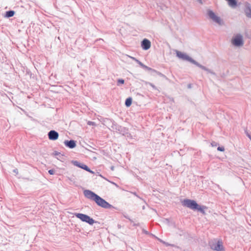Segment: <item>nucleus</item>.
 Instances as JSON below:
<instances>
[{
    "label": "nucleus",
    "mask_w": 251,
    "mask_h": 251,
    "mask_svg": "<svg viewBox=\"0 0 251 251\" xmlns=\"http://www.w3.org/2000/svg\"><path fill=\"white\" fill-rule=\"evenodd\" d=\"M83 193L86 198L95 201L98 205L102 208H111L112 207V205L90 190H85L84 191Z\"/></svg>",
    "instance_id": "nucleus-1"
},
{
    "label": "nucleus",
    "mask_w": 251,
    "mask_h": 251,
    "mask_svg": "<svg viewBox=\"0 0 251 251\" xmlns=\"http://www.w3.org/2000/svg\"><path fill=\"white\" fill-rule=\"evenodd\" d=\"M176 56L179 58L183 60L188 61L192 63V64L196 65L197 66L202 69L203 70L206 71L208 73H210L214 75H215V73L213 72L212 70L200 64L198 62H197L196 61L192 59L191 57H190L189 56H188L186 53L182 52L180 51L176 50Z\"/></svg>",
    "instance_id": "nucleus-2"
},
{
    "label": "nucleus",
    "mask_w": 251,
    "mask_h": 251,
    "mask_svg": "<svg viewBox=\"0 0 251 251\" xmlns=\"http://www.w3.org/2000/svg\"><path fill=\"white\" fill-rule=\"evenodd\" d=\"M207 15L209 19L211 20L213 22L220 25H224V22L222 19L220 17L218 16L212 10L209 9H207Z\"/></svg>",
    "instance_id": "nucleus-3"
},
{
    "label": "nucleus",
    "mask_w": 251,
    "mask_h": 251,
    "mask_svg": "<svg viewBox=\"0 0 251 251\" xmlns=\"http://www.w3.org/2000/svg\"><path fill=\"white\" fill-rule=\"evenodd\" d=\"M183 206L187 207L193 210H196L198 209L199 204L194 200L190 199H185L182 201Z\"/></svg>",
    "instance_id": "nucleus-4"
},
{
    "label": "nucleus",
    "mask_w": 251,
    "mask_h": 251,
    "mask_svg": "<svg viewBox=\"0 0 251 251\" xmlns=\"http://www.w3.org/2000/svg\"><path fill=\"white\" fill-rule=\"evenodd\" d=\"M74 215L82 222H85L90 225H92L95 222L93 219L87 215L77 213H75Z\"/></svg>",
    "instance_id": "nucleus-5"
},
{
    "label": "nucleus",
    "mask_w": 251,
    "mask_h": 251,
    "mask_svg": "<svg viewBox=\"0 0 251 251\" xmlns=\"http://www.w3.org/2000/svg\"><path fill=\"white\" fill-rule=\"evenodd\" d=\"M211 249L216 251H222L223 249L222 242L216 240L211 241L209 243Z\"/></svg>",
    "instance_id": "nucleus-6"
},
{
    "label": "nucleus",
    "mask_w": 251,
    "mask_h": 251,
    "mask_svg": "<svg viewBox=\"0 0 251 251\" xmlns=\"http://www.w3.org/2000/svg\"><path fill=\"white\" fill-rule=\"evenodd\" d=\"M232 43L233 45L236 47H240L243 45V41L242 36L240 35L236 36L232 40Z\"/></svg>",
    "instance_id": "nucleus-7"
},
{
    "label": "nucleus",
    "mask_w": 251,
    "mask_h": 251,
    "mask_svg": "<svg viewBox=\"0 0 251 251\" xmlns=\"http://www.w3.org/2000/svg\"><path fill=\"white\" fill-rule=\"evenodd\" d=\"M244 12L247 17L251 19V4L248 2L244 3Z\"/></svg>",
    "instance_id": "nucleus-8"
},
{
    "label": "nucleus",
    "mask_w": 251,
    "mask_h": 251,
    "mask_svg": "<svg viewBox=\"0 0 251 251\" xmlns=\"http://www.w3.org/2000/svg\"><path fill=\"white\" fill-rule=\"evenodd\" d=\"M128 56L131 59H132L133 60L135 61V62H136L142 68H143V69L146 70H148V71H155L154 70L152 69V68H150V67H148L147 66L144 65V64H143L141 61H140L139 60H138L137 59H136V58L134 57H132V56H129V55H128Z\"/></svg>",
    "instance_id": "nucleus-9"
},
{
    "label": "nucleus",
    "mask_w": 251,
    "mask_h": 251,
    "mask_svg": "<svg viewBox=\"0 0 251 251\" xmlns=\"http://www.w3.org/2000/svg\"><path fill=\"white\" fill-rule=\"evenodd\" d=\"M151 43L147 39H144L141 42V47L144 50H148L151 48Z\"/></svg>",
    "instance_id": "nucleus-10"
},
{
    "label": "nucleus",
    "mask_w": 251,
    "mask_h": 251,
    "mask_svg": "<svg viewBox=\"0 0 251 251\" xmlns=\"http://www.w3.org/2000/svg\"><path fill=\"white\" fill-rule=\"evenodd\" d=\"M59 134L55 130H50L48 133V137L50 140H56L58 139Z\"/></svg>",
    "instance_id": "nucleus-11"
},
{
    "label": "nucleus",
    "mask_w": 251,
    "mask_h": 251,
    "mask_svg": "<svg viewBox=\"0 0 251 251\" xmlns=\"http://www.w3.org/2000/svg\"><path fill=\"white\" fill-rule=\"evenodd\" d=\"M74 165L76 166H77L80 168H82L85 170H86L87 172H89L91 173L94 174V172L91 171L87 165H85L84 164L79 163L77 161H75L74 163Z\"/></svg>",
    "instance_id": "nucleus-12"
},
{
    "label": "nucleus",
    "mask_w": 251,
    "mask_h": 251,
    "mask_svg": "<svg viewBox=\"0 0 251 251\" xmlns=\"http://www.w3.org/2000/svg\"><path fill=\"white\" fill-rule=\"evenodd\" d=\"M64 144L66 147L70 149H73L76 146L75 142L73 140L70 141L65 140L64 141Z\"/></svg>",
    "instance_id": "nucleus-13"
},
{
    "label": "nucleus",
    "mask_w": 251,
    "mask_h": 251,
    "mask_svg": "<svg viewBox=\"0 0 251 251\" xmlns=\"http://www.w3.org/2000/svg\"><path fill=\"white\" fill-rule=\"evenodd\" d=\"M207 209L206 206L204 205H199V206H198V209H196V210H198L201 212L203 215L205 214V212L204 211L205 209Z\"/></svg>",
    "instance_id": "nucleus-14"
},
{
    "label": "nucleus",
    "mask_w": 251,
    "mask_h": 251,
    "mask_svg": "<svg viewBox=\"0 0 251 251\" xmlns=\"http://www.w3.org/2000/svg\"><path fill=\"white\" fill-rule=\"evenodd\" d=\"M15 14V11L13 10H10L6 12L5 17L9 18L13 16Z\"/></svg>",
    "instance_id": "nucleus-15"
},
{
    "label": "nucleus",
    "mask_w": 251,
    "mask_h": 251,
    "mask_svg": "<svg viewBox=\"0 0 251 251\" xmlns=\"http://www.w3.org/2000/svg\"><path fill=\"white\" fill-rule=\"evenodd\" d=\"M132 103V98L129 97L127 99H126V102H125V105L127 107H129L131 105Z\"/></svg>",
    "instance_id": "nucleus-16"
},
{
    "label": "nucleus",
    "mask_w": 251,
    "mask_h": 251,
    "mask_svg": "<svg viewBox=\"0 0 251 251\" xmlns=\"http://www.w3.org/2000/svg\"><path fill=\"white\" fill-rule=\"evenodd\" d=\"M217 150L220 151H225V148L223 147H218Z\"/></svg>",
    "instance_id": "nucleus-17"
},
{
    "label": "nucleus",
    "mask_w": 251,
    "mask_h": 251,
    "mask_svg": "<svg viewBox=\"0 0 251 251\" xmlns=\"http://www.w3.org/2000/svg\"><path fill=\"white\" fill-rule=\"evenodd\" d=\"M146 84H149V85H150L151 87H152L154 89H156V87L153 84H152L151 83H150V82H146Z\"/></svg>",
    "instance_id": "nucleus-18"
},
{
    "label": "nucleus",
    "mask_w": 251,
    "mask_h": 251,
    "mask_svg": "<svg viewBox=\"0 0 251 251\" xmlns=\"http://www.w3.org/2000/svg\"><path fill=\"white\" fill-rule=\"evenodd\" d=\"M124 79H119L118 80V85L119 84V83H121V84H124Z\"/></svg>",
    "instance_id": "nucleus-19"
},
{
    "label": "nucleus",
    "mask_w": 251,
    "mask_h": 251,
    "mask_svg": "<svg viewBox=\"0 0 251 251\" xmlns=\"http://www.w3.org/2000/svg\"><path fill=\"white\" fill-rule=\"evenodd\" d=\"M48 172L50 175H53L55 173V171L54 170L51 169Z\"/></svg>",
    "instance_id": "nucleus-20"
},
{
    "label": "nucleus",
    "mask_w": 251,
    "mask_h": 251,
    "mask_svg": "<svg viewBox=\"0 0 251 251\" xmlns=\"http://www.w3.org/2000/svg\"><path fill=\"white\" fill-rule=\"evenodd\" d=\"M211 145L212 147H215L217 146V143L214 141H213L211 142Z\"/></svg>",
    "instance_id": "nucleus-21"
},
{
    "label": "nucleus",
    "mask_w": 251,
    "mask_h": 251,
    "mask_svg": "<svg viewBox=\"0 0 251 251\" xmlns=\"http://www.w3.org/2000/svg\"><path fill=\"white\" fill-rule=\"evenodd\" d=\"M158 240L160 242H161L163 243V244H166V245H167V246H169V244H167L165 242H164V241H162V240H161V239H158Z\"/></svg>",
    "instance_id": "nucleus-22"
},
{
    "label": "nucleus",
    "mask_w": 251,
    "mask_h": 251,
    "mask_svg": "<svg viewBox=\"0 0 251 251\" xmlns=\"http://www.w3.org/2000/svg\"><path fill=\"white\" fill-rule=\"evenodd\" d=\"M143 232L147 235L150 234L148 231L145 230V229H143Z\"/></svg>",
    "instance_id": "nucleus-23"
},
{
    "label": "nucleus",
    "mask_w": 251,
    "mask_h": 251,
    "mask_svg": "<svg viewBox=\"0 0 251 251\" xmlns=\"http://www.w3.org/2000/svg\"><path fill=\"white\" fill-rule=\"evenodd\" d=\"M88 124L89 125H93L94 124V123L93 122H88Z\"/></svg>",
    "instance_id": "nucleus-24"
},
{
    "label": "nucleus",
    "mask_w": 251,
    "mask_h": 251,
    "mask_svg": "<svg viewBox=\"0 0 251 251\" xmlns=\"http://www.w3.org/2000/svg\"><path fill=\"white\" fill-rule=\"evenodd\" d=\"M197 0L201 4H202L203 3L202 0Z\"/></svg>",
    "instance_id": "nucleus-25"
},
{
    "label": "nucleus",
    "mask_w": 251,
    "mask_h": 251,
    "mask_svg": "<svg viewBox=\"0 0 251 251\" xmlns=\"http://www.w3.org/2000/svg\"><path fill=\"white\" fill-rule=\"evenodd\" d=\"M247 135L248 136V137L251 139V136L249 134V133H247Z\"/></svg>",
    "instance_id": "nucleus-26"
},
{
    "label": "nucleus",
    "mask_w": 251,
    "mask_h": 251,
    "mask_svg": "<svg viewBox=\"0 0 251 251\" xmlns=\"http://www.w3.org/2000/svg\"><path fill=\"white\" fill-rule=\"evenodd\" d=\"M13 172L15 173H18V170L17 169H15L13 170Z\"/></svg>",
    "instance_id": "nucleus-27"
},
{
    "label": "nucleus",
    "mask_w": 251,
    "mask_h": 251,
    "mask_svg": "<svg viewBox=\"0 0 251 251\" xmlns=\"http://www.w3.org/2000/svg\"><path fill=\"white\" fill-rule=\"evenodd\" d=\"M114 167H113V166H112V167H111V170H114Z\"/></svg>",
    "instance_id": "nucleus-28"
},
{
    "label": "nucleus",
    "mask_w": 251,
    "mask_h": 251,
    "mask_svg": "<svg viewBox=\"0 0 251 251\" xmlns=\"http://www.w3.org/2000/svg\"><path fill=\"white\" fill-rule=\"evenodd\" d=\"M100 40H102L103 41V40L102 39H101V38H100L99 39L97 40V41H100Z\"/></svg>",
    "instance_id": "nucleus-29"
}]
</instances>
